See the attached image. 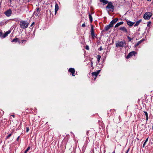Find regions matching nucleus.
Wrapping results in <instances>:
<instances>
[{
  "label": "nucleus",
  "mask_w": 153,
  "mask_h": 153,
  "mask_svg": "<svg viewBox=\"0 0 153 153\" xmlns=\"http://www.w3.org/2000/svg\"><path fill=\"white\" fill-rule=\"evenodd\" d=\"M4 24V22H0V26L3 25Z\"/></svg>",
  "instance_id": "bb28decb"
},
{
  "label": "nucleus",
  "mask_w": 153,
  "mask_h": 153,
  "mask_svg": "<svg viewBox=\"0 0 153 153\" xmlns=\"http://www.w3.org/2000/svg\"><path fill=\"white\" fill-rule=\"evenodd\" d=\"M112 153H115V151H114Z\"/></svg>",
  "instance_id": "c03bdc74"
},
{
  "label": "nucleus",
  "mask_w": 153,
  "mask_h": 153,
  "mask_svg": "<svg viewBox=\"0 0 153 153\" xmlns=\"http://www.w3.org/2000/svg\"><path fill=\"white\" fill-rule=\"evenodd\" d=\"M91 36L92 37L94 38V33L93 26L92 25H91Z\"/></svg>",
  "instance_id": "9d476101"
},
{
  "label": "nucleus",
  "mask_w": 153,
  "mask_h": 153,
  "mask_svg": "<svg viewBox=\"0 0 153 153\" xmlns=\"http://www.w3.org/2000/svg\"><path fill=\"white\" fill-rule=\"evenodd\" d=\"M68 71L69 72L71 73V74H72V75L73 76H75V75L74 74V73L75 72V70L74 68H70L68 70Z\"/></svg>",
  "instance_id": "f8f14e48"
},
{
  "label": "nucleus",
  "mask_w": 153,
  "mask_h": 153,
  "mask_svg": "<svg viewBox=\"0 0 153 153\" xmlns=\"http://www.w3.org/2000/svg\"><path fill=\"white\" fill-rule=\"evenodd\" d=\"M144 112L146 116L148 115V113L146 111H144Z\"/></svg>",
  "instance_id": "c756f323"
},
{
  "label": "nucleus",
  "mask_w": 153,
  "mask_h": 153,
  "mask_svg": "<svg viewBox=\"0 0 153 153\" xmlns=\"http://www.w3.org/2000/svg\"><path fill=\"white\" fill-rule=\"evenodd\" d=\"M148 138L149 137H148L147 139H146L145 141V143H146L148 141Z\"/></svg>",
  "instance_id": "c9c22d12"
},
{
  "label": "nucleus",
  "mask_w": 153,
  "mask_h": 153,
  "mask_svg": "<svg viewBox=\"0 0 153 153\" xmlns=\"http://www.w3.org/2000/svg\"><path fill=\"white\" fill-rule=\"evenodd\" d=\"M127 38L129 42L131 41L132 40V39L129 36H127Z\"/></svg>",
  "instance_id": "a878e982"
},
{
  "label": "nucleus",
  "mask_w": 153,
  "mask_h": 153,
  "mask_svg": "<svg viewBox=\"0 0 153 153\" xmlns=\"http://www.w3.org/2000/svg\"><path fill=\"white\" fill-rule=\"evenodd\" d=\"M118 20V19L117 18L114 19L111 22L110 24L113 26L114 25L117 21Z\"/></svg>",
  "instance_id": "9b49d317"
},
{
  "label": "nucleus",
  "mask_w": 153,
  "mask_h": 153,
  "mask_svg": "<svg viewBox=\"0 0 153 153\" xmlns=\"http://www.w3.org/2000/svg\"><path fill=\"white\" fill-rule=\"evenodd\" d=\"M103 50V48H102V47L101 46L99 48V50H100V51H101L102 50Z\"/></svg>",
  "instance_id": "7c9ffc66"
},
{
  "label": "nucleus",
  "mask_w": 153,
  "mask_h": 153,
  "mask_svg": "<svg viewBox=\"0 0 153 153\" xmlns=\"http://www.w3.org/2000/svg\"><path fill=\"white\" fill-rule=\"evenodd\" d=\"M101 56H100V55H98L97 56V61L98 62H100V60L101 58Z\"/></svg>",
  "instance_id": "4be33fe9"
},
{
  "label": "nucleus",
  "mask_w": 153,
  "mask_h": 153,
  "mask_svg": "<svg viewBox=\"0 0 153 153\" xmlns=\"http://www.w3.org/2000/svg\"><path fill=\"white\" fill-rule=\"evenodd\" d=\"M30 149V146H28L27 149L25 150V151L24 153H27V152Z\"/></svg>",
  "instance_id": "5701e85b"
},
{
  "label": "nucleus",
  "mask_w": 153,
  "mask_h": 153,
  "mask_svg": "<svg viewBox=\"0 0 153 153\" xmlns=\"http://www.w3.org/2000/svg\"><path fill=\"white\" fill-rule=\"evenodd\" d=\"M13 117H14L15 115H11Z\"/></svg>",
  "instance_id": "a19ab883"
},
{
  "label": "nucleus",
  "mask_w": 153,
  "mask_h": 153,
  "mask_svg": "<svg viewBox=\"0 0 153 153\" xmlns=\"http://www.w3.org/2000/svg\"><path fill=\"white\" fill-rule=\"evenodd\" d=\"M22 41L23 42L25 41V40H22Z\"/></svg>",
  "instance_id": "79ce46f5"
},
{
  "label": "nucleus",
  "mask_w": 153,
  "mask_h": 153,
  "mask_svg": "<svg viewBox=\"0 0 153 153\" xmlns=\"http://www.w3.org/2000/svg\"><path fill=\"white\" fill-rule=\"evenodd\" d=\"M152 129L153 130V126H152Z\"/></svg>",
  "instance_id": "a18cd8bd"
},
{
  "label": "nucleus",
  "mask_w": 153,
  "mask_h": 153,
  "mask_svg": "<svg viewBox=\"0 0 153 153\" xmlns=\"http://www.w3.org/2000/svg\"><path fill=\"white\" fill-rule=\"evenodd\" d=\"M151 23V22H149L148 24H147V26H149V25Z\"/></svg>",
  "instance_id": "473e14b6"
},
{
  "label": "nucleus",
  "mask_w": 153,
  "mask_h": 153,
  "mask_svg": "<svg viewBox=\"0 0 153 153\" xmlns=\"http://www.w3.org/2000/svg\"><path fill=\"white\" fill-rule=\"evenodd\" d=\"M19 39L17 38H15L14 39H13L12 41V42H19V43H20L19 41L18 40Z\"/></svg>",
  "instance_id": "412c9836"
},
{
  "label": "nucleus",
  "mask_w": 153,
  "mask_h": 153,
  "mask_svg": "<svg viewBox=\"0 0 153 153\" xmlns=\"http://www.w3.org/2000/svg\"><path fill=\"white\" fill-rule=\"evenodd\" d=\"M4 14L7 16H10L12 14V11L11 10L9 9L6 11L5 12Z\"/></svg>",
  "instance_id": "1a4fd4ad"
},
{
  "label": "nucleus",
  "mask_w": 153,
  "mask_h": 153,
  "mask_svg": "<svg viewBox=\"0 0 153 153\" xmlns=\"http://www.w3.org/2000/svg\"><path fill=\"white\" fill-rule=\"evenodd\" d=\"M126 45V43L125 41H118L116 43V47H119L122 48Z\"/></svg>",
  "instance_id": "7ed1b4c3"
},
{
  "label": "nucleus",
  "mask_w": 153,
  "mask_h": 153,
  "mask_svg": "<svg viewBox=\"0 0 153 153\" xmlns=\"http://www.w3.org/2000/svg\"><path fill=\"white\" fill-rule=\"evenodd\" d=\"M28 23L27 21H25L21 22L20 25L22 28L25 29L28 27Z\"/></svg>",
  "instance_id": "f03ea898"
},
{
  "label": "nucleus",
  "mask_w": 153,
  "mask_h": 153,
  "mask_svg": "<svg viewBox=\"0 0 153 153\" xmlns=\"http://www.w3.org/2000/svg\"><path fill=\"white\" fill-rule=\"evenodd\" d=\"M40 13V10L39 8H36L34 12L33 15L35 16H38Z\"/></svg>",
  "instance_id": "423d86ee"
},
{
  "label": "nucleus",
  "mask_w": 153,
  "mask_h": 153,
  "mask_svg": "<svg viewBox=\"0 0 153 153\" xmlns=\"http://www.w3.org/2000/svg\"><path fill=\"white\" fill-rule=\"evenodd\" d=\"M85 49L87 50H88L89 49V46L88 45H86L85 47Z\"/></svg>",
  "instance_id": "c85d7f7f"
},
{
  "label": "nucleus",
  "mask_w": 153,
  "mask_h": 153,
  "mask_svg": "<svg viewBox=\"0 0 153 153\" xmlns=\"http://www.w3.org/2000/svg\"><path fill=\"white\" fill-rule=\"evenodd\" d=\"M136 52L134 51H133L130 52L129 53L128 55L126 56V58L128 59L131 57L133 55H135Z\"/></svg>",
  "instance_id": "6e6552de"
},
{
  "label": "nucleus",
  "mask_w": 153,
  "mask_h": 153,
  "mask_svg": "<svg viewBox=\"0 0 153 153\" xmlns=\"http://www.w3.org/2000/svg\"><path fill=\"white\" fill-rule=\"evenodd\" d=\"M146 143H145V142H144V143H143V147H144L145 145V144H146Z\"/></svg>",
  "instance_id": "e433bc0d"
},
{
  "label": "nucleus",
  "mask_w": 153,
  "mask_h": 153,
  "mask_svg": "<svg viewBox=\"0 0 153 153\" xmlns=\"http://www.w3.org/2000/svg\"><path fill=\"white\" fill-rule=\"evenodd\" d=\"M129 149H128L126 152V153H128V152Z\"/></svg>",
  "instance_id": "ea45409f"
},
{
  "label": "nucleus",
  "mask_w": 153,
  "mask_h": 153,
  "mask_svg": "<svg viewBox=\"0 0 153 153\" xmlns=\"http://www.w3.org/2000/svg\"><path fill=\"white\" fill-rule=\"evenodd\" d=\"M142 20L141 19L140 20L138 21H137L136 24L134 25V27H136L138 26V25H139V23L141 22Z\"/></svg>",
  "instance_id": "6ab92c4d"
},
{
  "label": "nucleus",
  "mask_w": 153,
  "mask_h": 153,
  "mask_svg": "<svg viewBox=\"0 0 153 153\" xmlns=\"http://www.w3.org/2000/svg\"><path fill=\"white\" fill-rule=\"evenodd\" d=\"M91 66H92L93 65V63L92 61H91Z\"/></svg>",
  "instance_id": "4c0bfd02"
},
{
  "label": "nucleus",
  "mask_w": 153,
  "mask_h": 153,
  "mask_svg": "<svg viewBox=\"0 0 153 153\" xmlns=\"http://www.w3.org/2000/svg\"><path fill=\"white\" fill-rule=\"evenodd\" d=\"M29 130V129L28 127H26V132H27Z\"/></svg>",
  "instance_id": "cd10ccee"
},
{
  "label": "nucleus",
  "mask_w": 153,
  "mask_h": 153,
  "mask_svg": "<svg viewBox=\"0 0 153 153\" xmlns=\"http://www.w3.org/2000/svg\"><path fill=\"white\" fill-rule=\"evenodd\" d=\"M100 70H98L96 72H94L92 73V74L93 76H94L95 77L94 79V80H95L96 78L97 75L99 74L100 72Z\"/></svg>",
  "instance_id": "0eeeda50"
},
{
  "label": "nucleus",
  "mask_w": 153,
  "mask_h": 153,
  "mask_svg": "<svg viewBox=\"0 0 153 153\" xmlns=\"http://www.w3.org/2000/svg\"><path fill=\"white\" fill-rule=\"evenodd\" d=\"M100 1L103 3V5H105L109 2L108 1L105 0H100Z\"/></svg>",
  "instance_id": "f3484780"
},
{
  "label": "nucleus",
  "mask_w": 153,
  "mask_h": 153,
  "mask_svg": "<svg viewBox=\"0 0 153 153\" xmlns=\"http://www.w3.org/2000/svg\"><path fill=\"white\" fill-rule=\"evenodd\" d=\"M126 22H127V25L130 27L132 26L133 24L134 23V22H131L128 20H126Z\"/></svg>",
  "instance_id": "ddd939ff"
},
{
  "label": "nucleus",
  "mask_w": 153,
  "mask_h": 153,
  "mask_svg": "<svg viewBox=\"0 0 153 153\" xmlns=\"http://www.w3.org/2000/svg\"><path fill=\"white\" fill-rule=\"evenodd\" d=\"M146 121H147L148 120V119L149 118L148 115L146 116Z\"/></svg>",
  "instance_id": "72a5a7b5"
},
{
  "label": "nucleus",
  "mask_w": 153,
  "mask_h": 153,
  "mask_svg": "<svg viewBox=\"0 0 153 153\" xmlns=\"http://www.w3.org/2000/svg\"><path fill=\"white\" fill-rule=\"evenodd\" d=\"M123 23V22H120L117 23L115 26V27H117L119 26L122 25Z\"/></svg>",
  "instance_id": "a211bd4d"
},
{
  "label": "nucleus",
  "mask_w": 153,
  "mask_h": 153,
  "mask_svg": "<svg viewBox=\"0 0 153 153\" xmlns=\"http://www.w3.org/2000/svg\"><path fill=\"white\" fill-rule=\"evenodd\" d=\"M34 22H33L31 24V25H30V27H32L34 25Z\"/></svg>",
  "instance_id": "f704fd0d"
},
{
  "label": "nucleus",
  "mask_w": 153,
  "mask_h": 153,
  "mask_svg": "<svg viewBox=\"0 0 153 153\" xmlns=\"http://www.w3.org/2000/svg\"><path fill=\"white\" fill-rule=\"evenodd\" d=\"M12 135V133L11 134H9L8 135L6 139H8Z\"/></svg>",
  "instance_id": "393cba45"
},
{
  "label": "nucleus",
  "mask_w": 153,
  "mask_h": 153,
  "mask_svg": "<svg viewBox=\"0 0 153 153\" xmlns=\"http://www.w3.org/2000/svg\"><path fill=\"white\" fill-rule=\"evenodd\" d=\"M11 32L10 30H8V31L6 32L4 34L2 33H0V36L1 38H4L7 36Z\"/></svg>",
  "instance_id": "39448f33"
},
{
  "label": "nucleus",
  "mask_w": 153,
  "mask_h": 153,
  "mask_svg": "<svg viewBox=\"0 0 153 153\" xmlns=\"http://www.w3.org/2000/svg\"><path fill=\"white\" fill-rule=\"evenodd\" d=\"M82 27H85V23H83L82 25Z\"/></svg>",
  "instance_id": "2f4dec72"
},
{
  "label": "nucleus",
  "mask_w": 153,
  "mask_h": 153,
  "mask_svg": "<svg viewBox=\"0 0 153 153\" xmlns=\"http://www.w3.org/2000/svg\"><path fill=\"white\" fill-rule=\"evenodd\" d=\"M142 41H140L138 42L137 44L135 45V46H137L139 45V44L141 43Z\"/></svg>",
  "instance_id": "b1692460"
},
{
  "label": "nucleus",
  "mask_w": 153,
  "mask_h": 153,
  "mask_svg": "<svg viewBox=\"0 0 153 153\" xmlns=\"http://www.w3.org/2000/svg\"><path fill=\"white\" fill-rule=\"evenodd\" d=\"M19 136L18 137H17V141H19Z\"/></svg>",
  "instance_id": "58836bf2"
},
{
  "label": "nucleus",
  "mask_w": 153,
  "mask_h": 153,
  "mask_svg": "<svg viewBox=\"0 0 153 153\" xmlns=\"http://www.w3.org/2000/svg\"><path fill=\"white\" fill-rule=\"evenodd\" d=\"M148 1H150L151 0H147Z\"/></svg>",
  "instance_id": "37998d69"
},
{
  "label": "nucleus",
  "mask_w": 153,
  "mask_h": 153,
  "mask_svg": "<svg viewBox=\"0 0 153 153\" xmlns=\"http://www.w3.org/2000/svg\"><path fill=\"white\" fill-rule=\"evenodd\" d=\"M113 27L112 25L109 24V25L106 26L104 28V30L105 31H108L111 27Z\"/></svg>",
  "instance_id": "2eb2a0df"
},
{
  "label": "nucleus",
  "mask_w": 153,
  "mask_h": 153,
  "mask_svg": "<svg viewBox=\"0 0 153 153\" xmlns=\"http://www.w3.org/2000/svg\"><path fill=\"white\" fill-rule=\"evenodd\" d=\"M59 9V6L57 4H56L55 5V14H56L57 11H58Z\"/></svg>",
  "instance_id": "dca6fc26"
},
{
  "label": "nucleus",
  "mask_w": 153,
  "mask_h": 153,
  "mask_svg": "<svg viewBox=\"0 0 153 153\" xmlns=\"http://www.w3.org/2000/svg\"><path fill=\"white\" fill-rule=\"evenodd\" d=\"M119 30L126 33H127L128 32L127 30L125 27H120L119 29Z\"/></svg>",
  "instance_id": "4468645a"
},
{
  "label": "nucleus",
  "mask_w": 153,
  "mask_h": 153,
  "mask_svg": "<svg viewBox=\"0 0 153 153\" xmlns=\"http://www.w3.org/2000/svg\"><path fill=\"white\" fill-rule=\"evenodd\" d=\"M90 20V22H91L93 21V19L90 13L88 14Z\"/></svg>",
  "instance_id": "aec40b11"
},
{
  "label": "nucleus",
  "mask_w": 153,
  "mask_h": 153,
  "mask_svg": "<svg viewBox=\"0 0 153 153\" xmlns=\"http://www.w3.org/2000/svg\"><path fill=\"white\" fill-rule=\"evenodd\" d=\"M152 16V14L150 12H146L145 13L143 18L146 20L149 19Z\"/></svg>",
  "instance_id": "20e7f679"
},
{
  "label": "nucleus",
  "mask_w": 153,
  "mask_h": 153,
  "mask_svg": "<svg viewBox=\"0 0 153 153\" xmlns=\"http://www.w3.org/2000/svg\"><path fill=\"white\" fill-rule=\"evenodd\" d=\"M107 12L109 13V12H112L114 10V6L111 2H109L105 8Z\"/></svg>",
  "instance_id": "f257e3e1"
}]
</instances>
